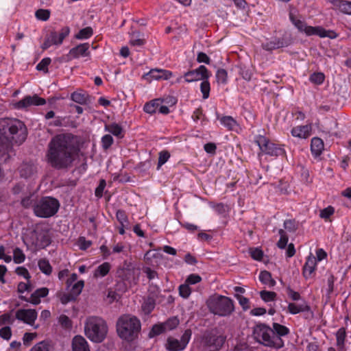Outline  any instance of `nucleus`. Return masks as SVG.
Wrapping results in <instances>:
<instances>
[{
	"label": "nucleus",
	"mask_w": 351,
	"mask_h": 351,
	"mask_svg": "<svg viewBox=\"0 0 351 351\" xmlns=\"http://www.w3.org/2000/svg\"><path fill=\"white\" fill-rule=\"evenodd\" d=\"M78 151L73 134H59L54 136L48 143L45 159L56 169H66L72 167Z\"/></svg>",
	"instance_id": "obj_1"
},
{
	"label": "nucleus",
	"mask_w": 351,
	"mask_h": 351,
	"mask_svg": "<svg viewBox=\"0 0 351 351\" xmlns=\"http://www.w3.org/2000/svg\"><path fill=\"white\" fill-rule=\"evenodd\" d=\"M27 136V130L18 119H0V147L8 152L13 144L21 145Z\"/></svg>",
	"instance_id": "obj_2"
},
{
	"label": "nucleus",
	"mask_w": 351,
	"mask_h": 351,
	"mask_svg": "<svg viewBox=\"0 0 351 351\" xmlns=\"http://www.w3.org/2000/svg\"><path fill=\"white\" fill-rule=\"evenodd\" d=\"M141 330L140 320L135 316L123 315L117 322V331L119 336L127 341H132Z\"/></svg>",
	"instance_id": "obj_3"
},
{
	"label": "nucleus",
	"mask_w": 351,
	"mask_h": 351,
	"mask_svg": "<svg viewBox=\"0 0 351 351\" xmlns=\"http://www.w3.org/2000/svg\"><path fill=\"white\" fill-rule=\"evenodd\" d=\"M86 336L92 341L101 343L108 332L106 322L99 317H89L84 324Z\"/></svg>",
	"instance_id": "obj_4"
},
{
	"label": "nucleus",
	"mask_w": 351,
	"mask_h": 351,
	"mask_svg": "<svg viewBox=\"0 0 351 351\" xmlns=\"http://www.w3.org/2000/svg\"><path fill=\"white\" fill-rule=\"evenodd\" d=\"M254 339L265 346L281 348L284 346V341L279 337L274 335L271 328L265 324H257L253 330Z\"/></svg>",
	"instance_id": "obj_5"
},
{
	"label": "nucleus",
	"mask_w": 351,
	"mask_h": 351,
	"mask_svg": "<svg viewBox=\"0 0 351 351\" xmlns=\"http://www.w3.org/2000/svg\"><path fill=\"white\" fill-rule=\"evenodd\" d=\"M293 9H291L289 12V19L293 25L297 28L298 32L304 34L307 36L316 35L320 38L328 37L335 38L337 34L333 31H327L321 26L313 27L308 25L307 23L302 20L298 19L293 12Z\"/></svg>",
	"instance_id": "obj_6"
},
{
	"label": "nucleus",
	"mask_w": 351,
	"mask_h": 351,
	"mask_svg": "<svg viewBox=\"0 0 351 351\" xmlns=\"http://www.w3.org/2000/svg\"><path fill=\"white\" fill-rule=\"evenodd\" d=\"M60 203L53 197H43L34 202V214L41 218H48L56 215L59 209Z\"/></svg>",
	"instance_id": "obj_7"
},
{
	"label": "nucleus",
	"mask_w": 351,
	"mask_h": 351,
	"mask_svg": "<svg viewBox=\"0 0 351 351\" xmlns=\"http://www.w3.org/2000/svg\"><path fill=\"white\" fill-rule=\"evenodd\" d=\"M210 311L219 316H227L234 311V304L229 298L219 295L208 302Z\"/></svg>",
	"instance_id": "obj_8"
},
{
	"label": "nucleus",
	"mask_w": 351,
	"mask_h": 351,
	"mask_svg": "<svg viewBox=\"0 0 351 351\" xmlns=\"http://www.w3.org/2000/svg\"><path fill=\"white\" fill-rule=\"evenodd\" d=\"M226 340V337L219 334L216 329L206 331L202 337V343L208 351H218Z\"/></svg>",
	"instance_id": "obj_9"
},
{
	"label": "nucleus",
	"mask_w": 351,
	"mask_h": 351,
	"mask_svg": "<svg viewBox=\"0 0 351 351\" xmlns=\"http://www.w3.org/2000/svg\"><path fill=\"white\" fill-rule=\"evenodd\" d=\"M192 335L191 330L187 329L181 337L180 340L169 337L167 340L166 348L169 351H182L187 346Z\"/></svg>",
	"instance_id": "obj_10"
},
{
	"label": "nucleus",
	"mask_w": 351,
	"mask_h": 351,
	"mask_svg": "<svg viewBox=\"0 0 351 351\" xmlns=\"http://www.w3.org/2000/svg\"><path fill=\"white\" fill-rule=\"evenodd\" d=\"M69 32L70 29L67 26L62 27L59 32L52 31L42 45V49L45 50L52 45L62 44L63 40L69 34Z\"/></svg>",
	"instance_id": "obj_11"
},
{
	"label": "nucleus",
	"mask_w": 351,
	"mask_h": 351,
	"mask_svg": "<svg viewBox=\"0 0 351 351\" xmlns=\"http://www.w3.org/2000/svg\"><path fill=\"white\" fill-rule=\"evenodd\" d=\"M256 143L262 152L270 156H279L284 154V150L278 147L274 143L269 142L268 139L263 136L258 137Z\"/></svg>",
	"instance_id": "obj_12"
},
{
	"label": "nucleus",
	"mask_w": 351,
	"mask_h": 351,
	"mask_svg": "<svg viewBox=\"0 0 351 351\" xmlns=\"http://www.w3.org/2000/svg\"><path fill=\"white\" fill-rule=\"evenodd\" d=\"M209 73L204 65L199 66L197 69L188 71L184 73V77L187 82H193L209 78Z\"/></svg>",
	"instance_id": "obj_13"
},
{
	"label": "nucleus",
	"mask_w": 351,
	"mask_h": 351,
	"mask_svg": "<svg viewBox=\"0 0 351 351\" xmlns=\"http://www.w3.org/2000/svg\"><path fill=\"white\" fill-rule=\"evenodd\" d=\"M45 99L39 97L37 95L33 96H26L21 101L15 103L14 106L15 108L21 109L26 108L30 106H42L45 104Z\"/></svg>",
	"instance_id": "obj_14"
},
{
	"label": "nucleus",
	"mask_w": 351,
	"mask_h": 351,
	"mask_svg": "<svg viewBox=\"0 0 351 351\" xmlns=\"http://www.w3.org/2000/svg\"><path fill=\"white\" fill-rule=\"evenodd\" d=\"M15 317L19 321L33 326L37 318V312L34 309H19L16 312Z\"/></svg>",
	"instance_id": "obj_15"
},
{
	"label": "nucleus",
	"mask_w": 351,
	"mask_h": 351,
	"mask_svg": "<svg viewBox=\"0 0 351 351\" xmlns=\"http://www.w3.org/2000/svg\"><path fill=\"white\" fill-rule=\"evenodd\" d=\"M18 171L21 178L27 179L32 177L37 173V167L31 161L23 162L19 167Z\"/></svg>",
	"instance_id": "obj_16"
},
{
	"label": "nucleus",
	"mask_w": 351,
	"mask_h": 351,
	"mask_svg": "<svg viewBox=\"0 0 351 351\" xmlns=\"http://www.w3.org/2000/svg\"><path fill=\"white\" fill-rule=\"evenodd\" d=\"M89 44L83 43L72 48L69 51V55L73 58H78L80 56H87L89 55Z\"/></svg>",
	"instance_id": "obj_17"
},
{
	"label": "nucleus",
	"mask_w": 351,
	"mask_h": 351,
	"mask_svg": "<svg viewBox=\"0 0 351 351\" xmlns=\"http://www.w3.org/2000/svg\"><path fill=\"white\" fill-rule=\"evenodd\" d=\"M317 264L316 257L311 254L306 260V263L303 267V275L304 278H309L315 271Z\"/></svg>",
	"instance_id": "obj_18"
},
{
	"label": "nucleus",
	"mask_w": 351,
	"mask_h": 351,
	"mask_svg": "<svg viewBox=\"0 0 351 351\" xmlns=\"http://www.w3.org/2000/svg\"><path fill=\"white\" fill-rule=\"evenodd\" d=\"M89 95L82 90H77L71 95V99L75 103L81 105L90 102Z\"/></svg>",
	"instance_id": "obj_19"
},
{
	"label": "nucleus",
	"mask_w": 351,
	"mask_h": 351,
	"mask_svg": "<svg viewBox=\"0 0 351 351\" xmlns=\"http://www.w3.org/2000/svg\"><path fill=\"white\" fill-rule=\"evenodd\" d=\"M73 351H90L86 340L82 336L77 335L73 339Z\"/></svg>",
	"instance_id": "obj_20"
},
{
	"label": "nucleus",
	"mask_w": 351,
	"mask_h": 351,
	"mask_svg": "<svg viewBox=\"0 0 351 351\" xmlns=\"http://www.w3.org/2000/svg\"><path fill=\"white\" fill-rule=\"evenodd\" d=\"M145 76H149L151 79L156 80H168L172 76V73L164 69H155L150 70Z\"/></svg>",
	"instance_id": "obj_21"
},
{
	"label": "nucleus",
	"mask_w": 351,
	"mask_h": 351,
	"mask_svg": "<svg viewBox=\"0 0 351 351\" xmlns=\"http://www.w3.org/2000/svg\"><path fill=\"white\" fill-rule=\"evenodd\" d=\"M311 125H306L297 126L292 129L291 134L293 136H296L300 138H306L311 134Z\"/></svg>",
	"instance_id": "obj_22"
},
{
	"label": "nucleus",
	"mask_w": 351,
	"mask_h": 351,
	"mask_svg": "<svg viewBox=\"0 0 351 351\" xmlns=\"http://www.w3.org/2000/svg\"><path fill=\"white\" fill-rule=\"evenodd\" d=\"M49 293V289L46 287H43L36 289L29 297V302L36 305L40 302V298L47 296Z\"/></svg>",
	"instance_id": "obj_23"
},
{
	"label": "nucleus",
	"mask_w": 351,
	"mask_h": 351,
	"mask_svg": "<svg viewBox=\"0 0 351 351\" xmlns=\"http://www.w3.org/2000/svg\"><path fill=\"white\" fill-rule=\"evenodd\" d=\"M332 4L342 13L351 14V1L343 0H332Z\"/></svg>",
	"instance_id": "obj_24"
},
{
	"label": "nucleus",
	"mask_w": 351,
	"mask_h": 351,
	"mask_svg": "<svg viewBox=\"0 0 351 351\" xmlns=\"http://www.w3.org/2000/svg\"><path fill=\"white\" fill-rule=\"evenodd\" d=\"M309 310L310 307L305 302L300 304L289 303L288 305V311L293 315L300 312L308 311Z\"/></svg>",
	"instance_id": "obj_25"
},
{
	"label": "nucleus",
	"mask_w": 351,
	"mask_h": 351,
	"mask_svg": "<svg viewBox=\"0 0 351 351\" xmlns=\"http://www.w3.org/2000/svg\"><path fill=\"white\" fill-rule=\"evenodd\" d=\"M311 149L315 156H319L324 149L323 141L317 137H314L311 140Z\"/></svg>",
	"instance_id": "obj_26"
},
{
	"label": "nucleus",
	"mask_w": 351,
	"mask_h": 351,
	"mask_svg": "<svg viewBox=\"0 0 351 351\" xmlns=\"http://www.w3.org/2000/svg\"><path fill=\"white\" fill-rule=\"evenodd\" d=\"M271 329L274 335L279 337L280 339H282V337L286 336L289 333V329L287 327L278 323H273Z\"/></svg>",
	"instance_id": "obj_27"
},
{
	"label": "nucleus",
	"mask_w": 351,
	"mask_h": 351,
	"mask_svg": "<svg viewBox=\"0 0 351 351\" xmlns=\"http://www.w3.org/2000/svg\"><path fill=\"white\" fill-rule=\"evenodd\" d=\"M145 43V39L139 32H134L131 34L130 44L132 46H143Z\"/></svg>",
	"instance_id": "obj_28"
},
{
	"label": "nucleus",
	"mask_w": 351,
	"mask_h": 351,
	"mask_svg": "<svg viewBox=\"0 0 351 351\" xmlns=\"http://www.w3.org/2000/svg\"><path fill=\"white\" fill-rule=\"evenodd\" d=\"M221 124L230 130H235L238 127L237 122L230 116H224L221 118Z\"/></svg>",
	"instance_id": "obj_29"
},
{
	"label": "nucleus",
	"mask_w": 351,
	"mask_h": 351,
	"mask_svg": "<svg viewBox=\"0 0 351 351\" xmlns=\"http://www.w3.org/2000/svg\"><path fill=\"white\" fill-rule=\"evenodd\" d=\"M259 280L265 285L272 287L276 285V281L272 278L271 274L267 271H263L259 275Z\"/></svg>",
	"instance_id": "obj_30"
},
{
	"label": "nucleus",
	"mask_w": 351,
	"mask_h": 351,
	"mask_svg": "<svg viewBox=\"0 0 351 351\" xmlns=\"http://www.w3.org/2000/svg\"><path fill=\"white\" fill-rule=\"evenodd\" d=\"M110 269V265L109 263H104L103 264L100 265L94 272V276L97 277H104L106 276Z\"/></svg>",
	"instance_id": "obj_31"
},
{
	"label": "nucleus",
	"mask_w": 351,
	"mask_h": 351,
	"mask_svg": "<svg viewBox=\"0 0 351 351\" xmlns=\"http://www.w3.org/2000/svg\"><path fill=\"white\" fill-rule=\"evenodd\" d=\"M262 47L266 51H272L280 48L279 40L272 38L270 40L262 44Z\"/></svg>",
	"instance_id": "obj_32"
},
{
	"label": "nucleus",
	"mask_w": 351,
	"mask_h": 351,
	"mask_svg": "<svg viewBox=\"0 0 351 351\" xmlns=\"http://www.w3.org/2000/svg\"><path fill=\"white\" fill-rule=\"evenodd\" d=\"M38 267L40 270L46 275H50L52 272V267L48 260L43 258L39 260Z\"/></svg>",
	"instance_id": "obj_33"
},
{
	"label": "nucleus",
	"mask_w": 351,
	"mask_h": 351,
	"mask_svg": "<svg viewBox=\"0 0 351 351\" xmlns=\"http://www.w3.org/2000/svg\"><path fill=\"white\" fill-rule=\"evenodd\" d=\"M337 346L339 349L342 350L344 347V341L346 337V332L344 328H339L337 333Z\"/></svg>",
	"instance_id": "obj_34"
},
{
	"label": "nucleus",
	"mask_w": 351,
	"mask_h": 351,
	"mask_svg": "<svg viewBox=\"0 0 351 351\" xmlns=\"http://www.w3.org/2000/svg\"><path fill=\"white\" fill-rule=\"evenodd\" d=\"M106 130H107L108 132L112 134L114 136L117 137H123V129L117 123H112L108 125H106Z\"/></svg>",
	"instance_id": "obj_35"
},
{
	"label": "nucleus",
	"mask_w": 351,
	"mask_h": 351,
	"mask_svg": "<svg viewBox=\"0 0 351 351\" xmlns=\"http://www.w3.org/2000/svg\"><path fill=\"white\" fill-rule=\"evenodd\" d=\"M155 307V302L154 300L149 298L146 299L142 304L141 308L142 311L145 313V314H149Z\"/></svg>",
	"instance_id": "obj_36"
},
{
	"label": "nucleus",
	"mask_w": 351,
	"mask_h": 351,
	"mask_svg": "<svg viewBox=\"0 0 351 351\" xmlns=\"http://www.w3.org/2000/svg\"><path fill=\"white\" fill-rule=\"evenodd\" d=\"M279 40L280 48L286 47L293 43V38L290 33H285L281 38H277Z\"/></svg>",
	"instance_id": "obj_37"
},
{
	"label": "nucleus",
	"mask_w": 351,
	"mask_h": 351,
	"mask_svg": "<svg viewBox=\"0 0 351 351\" xmlns=\"http://www.w3.org/2000/svg\"><path fill=\"white\" fill-rule=\"evenodd\" d=\"M179 323V319L176 317H173L162 324L166 331H168L176 328L178 326Z\"/></svg>",
	"instance_id": "obj_38"
},
{
	"label": "nucleus",
	"mask_w": 351,
	"mask_h": 351,
	"mask_svg": "<svg viewBox=\"0 0 351 351\" xmlns=\"http://www.w3.org/2000/svg\"><path fill=\"white\" fill-rule=\"evenodd\" d=\"M216 80L218 84H226L228 82V73L223 69H219L216 72Z\"/></svg>",
	"instance_id": "obj_39"
},
{
	"label": "nucleus",
	"mask_w": 351,
	"mask_h": 351,
	"mask_svg": "<svg viewBox=\"0 0 351 351\" xmlns=\"http://www.w3.org/2000/svg\"><path fill=\"white\" fill-rule=\"evenodd\" d=\"M93 34V29L90 27H86L80 30V32L75 35V38L77 39H86L90 38Z\"/></svg>",
	"instance_id": "obj_40"
},
{
	"label": "nucleus",
	"mask_w": 351,
	"mask_h": 351,
	"mask_svg": "<svg viewBox=\"0 0 351 351\" xmlns=\"http://www.w3.org/2000/svg\"><path fill=\"white\" fill-rule=\"evenodd\" d=\"M29 351H50V344L47 341H42L35 344Z\"/></svg>",
	"instance_id": "obj_41"
},
{
	"label": "nucleus",
	"mask_w": 351,
	"mask_h": 351,
	"mask_svg": "<svg viewBox=\"0 0 351 351\" xmlns=\"http://www.w3.org/2000/svg\"><path fill=\"white\" fill-rule=\"evenodd\" d=\"M13 254V260L15 263L20 264L25 261V256L19 247H16Z\"/></svg>",
	"instance_id": "obj_42"
},
{
	"label": "nucleus",
	"mask_w": 351,
	"mask_h": 351,
	"mask_svg": "<svg viewBox=\"0 0 351 351\" xmlns=\"http://www.w3.org/2000/svg\"><path fill=\"white\" fill-rule=\"evenodd\" d=\"M278 233L280 235V238L277 243V246L280 249H284L287 244L288 237L283 229H280Z\"/></svg>",
	"instance_id": "obj_43"
},
{
	"label": "nucleus",
	"mask_w": 351,
	"mask_h": 351,
	"mask_svg": "<svg viewBox=\"0 0 351 351\" xmlns=\"http://www.w3.org/2000/svg\"><path fill=\"white\" fill-rule=\"evenodd\" d=\"M276 293L274 291H261L260 292V296L265 302H271L275 300L276 298Z\"/></svg>",
	"instance_id": "obj_44"
},
{
	"label": "nucleus",
	"mask_w": 351,
	"mask_h": 351,
	"mask_svg": "<svg viewBox=\"0 0 351 351\" xmlns=\"http://www.w3.org/2000/svg\"><path fill=\"white\" fill-rule=\"evenodd\" d=\"M200 89L203 95V98L207 99L209 97L210 90V83L208 79L202 80V82L200 85Z\"/></svg>",
	"instance_id": "obj_45"
},
{
	"label": "nucleus",
	"mask_w": 351,
	"mask_h": 351,
	"mask_svg": "<svg viewBox=\"0 0 351 351\" xmlns=\"http://www.w3.org/2000/svg\"><path fill=\"white\" fill-rule=\"evenodd\" d=\"M180 295L183 298H188L191 293V289L186 282L179 287Z\"/></svg>",
	"instance_id": "obj_46"
},
{
	"label": "nucleus",
	"mask_w": 351,
	"mask_h": 351,
	"mask_svg": "<svg viewBox=\"0 0 351 351\" xmlns=\"http://www.w3.org/2000/svg\"><path fill=\"white\" fill-rule=\"evenodd\" d=\"M284 228L291 232H294L298 229V223L294 219H287L284 222Z\"/></svg>",
	"instance_id": "obj_47"
},
{
	"label": "nucleus",
	"mask_w": 351,
	"mask_h": 351,
	"mask_svg": "<svg viewBox=\"0 0 351 351\" xmlns=\"http://www.w3.org/2000/svg\"><path fill=\"white\" fill-rule=\"evenodd\" d=\"M35 15L38 20L45 21L50 16V11L49 10L39 9L36 12Z\"/></svg>",
	"instance_id": "obj_48"
},
{
	"label": "nucleus",
	"mask_w": 351,
	"mask_h": 351,
	"mask_svg": "<svg viewBox=\"0 0 351 351\" xmlns=\"http://www.w3.org/2000/svg\"><path fill=\"white\" fill-rule=\"evenodd\" d=\"M51 63V59L49 58H43L36 66V69L38 71H43L45 73H48V65Z\"/></svg>",
	"instance_id": "obj_49"
},
{
	"label": "nucleus",
	"mask_w": 351,
	"mask_h": 351,
	"mask_svg": "<svg viewBox=\"0 0 351 351\" xmlns=\"http://www.w3.org/2000/svg\"><path fill=\"white\" fill-rule=\"evenodd\" d=\"M84 287V281L80 280L72 286L71 293L76 298L80 294Z\"/></svg>",
	"instance_id": "obj_50"
},
{
	"label": "nucleus",
	"mask_w": 351,
	"mask_h": 351,
	"mask_svg": "<svg viewBox=\"0 0 351 351\" xmlns=\"http://www.w3.org/2000/svg\"><path fill=\"white\" fill-rule=\"evenodd\" d=\"M170 154L168 151L164 150L159 153L158 169L164 165L169 158Z\"/></svg>",
	"instance_id": "obj_51"
},
{
	"label": "nucleus",
	"mask_w": 351,
	"mask_h": 351,
	"mask_svg": "<svg viewBox=\"0 0 351 351\" xmlns=\"http://www.w3.org/2000/svg\"><path fill=\"white\" fill-rule=\"evenodd\" d=\"M164 332H166V330L165 329L163 324H156L152 327V330L149 332V336L152 337Z\"/></svg>",
	"instance_id": "obj_52"
},
{
	"label": "nucleus",
	"mask_w": 351,
	"mask_h": 351,
	"mask_svg": "<svg viewBox=\"0 0 351 351\" xmlns=\"http://www.w3.org/2000/svg\"><path fill=\"white\" fill-rule=\"evenodd\" d=\"M334 208L332 206H329L320 210L319 217L321 218L327 219L334 214Z\"/></svg>",
	"instance_id": "obj_53"
},
{
	"label": "nucleus",
	"mask_w": 351,
	"mask_h": 351,
	"mask_svg": "<svg viewBox=\"0 0 351 351\" xmlns=\"http://www.w3.org/2000/svg\"><path fill=\"white\" fill-rule=\"evenodd\" d=\"M113 143V138L110 134H106L101 138L102 147L104 149H108Z\"/></svg>",
	"instance_id": "obj_54"
},
{
	"label": "nucleus",
	"mask_w": 351,
	"mask_h": 351,
	"mask_svg": "<svg viewBox=\"0 0 351 351\" xmlns=\"http://www.w3.org/2000/svg\"><path fill=\"white\" fill-rule=\"evenodd\" d=\"M252 258L256 261H261L263 256V252L259 248H252L250 250Z\"/></svg>",
	"instance_id": "obj_55"
},
{
	"label": "nucleus",
	"mask_w": 351,
	"mask_h": 351,
	"mask_svg": "<svg viewBox=\"0 0 351 351\" xmlns=\"http://www.w3.org/2000/svg\"><path fill=\"white\" fill-rule=\"evenodd\" d=\"M4 313L2 315L0 316V325L5 324H12L14 322V319L12 317L11 313Z\"/></svg>",
	"instance_id": "obj_56"
},
{
	"label": "nucleus",
	"mask_w": 351,
	"mask_h": 351,
	"mask_svg": "<svg viewBox=\"0 0 351 351\" xmlns=\"http://www.w3.org/2000/svg\"><path fill=\"white\" fill-rule=\"evenodd\" d=\"M310 80L315 84H320L324 80V75L322 73H315L311 75Z\"/></svg>",
	"instance_id": "obj_57"
},
{
	"label": "nucleus",
	"mask_w": 351,
	"mask_h": 351,
	"mask_svg": "<svg viewBox=\"0 0 351 351\" xmlns=\"http://www.w3.org/2000/svg\"><path fill=\"white\" fill-rule=\"evenodd\" d=\"M158 104L156 103V101H152L149 103H147L144 106V111L148 114H153L156 112V108L158 107Z\"/></svg>",
	"instance_id": "obj_58"
},
{
	"label": "nucleus",
	"mask_w": 351,
	"mask_h": 351,
	"mask_svg": "<svg viewBox=\"0 0 351 351\" xmlns=\"http://www.w3.org/2000/svg\"><path fill=\"white\" fill-rule=\"evenodd\" d=\"M202 280V278L200 276L197 274H191L186 279L185 282L187 285H195L196 283L199 282Z\"/></svg>",
	"instance_id": "obj_59"
},
{
	"label": "nucleus",
	"mask_w": 351,
	"mask_h": 351,
	"mask_svg": "<svg viewBox=\"0 0 351 351\" xmlns=\"http://www.w3.org/2000/svg\"><path fill=\"white\" fill-rule=\"evenodd\" d=\"M32 197L33 195L30 194L29 195L22 198L21 202V205L25 208H29L31 206L33 207L34 200L32 199Z\"/></svg>",
	"instance_id": "obj_60"
},
{
	"label": "nucleus",
	"mask_w": 351,
	"mask_h": 351,
	"mask_svg": "<svg viewBox=\"0 0 351 351\" xmlns=\"http://www.w3.org/2000/svg\"><path fill=\"white\" fill-rule=\"evenodd\" d=\"M12 335L11 329L9 326H5L0 329V336L4 339L8 340Z\"/></svg>",
	"instance_id": "obj_61"
},
{
	"label": "nucleus",
	"mask_w": 351,
	"mask_h": 351,
	"mask_svg": "<svg viewBox=\"0 0 351 351\" xmlns=\"http://www.w3.org/2000/svg\"><path fill=\"white\" fill-rule=\"evenodd\" d=\"M60 324L64 328H70L71 327V319L65 315H61L59 317Z\"/></svg>",
	"instance_id": "obj_62"
},
{
	"label": "nucleus",
	"mask_w": 351,
	"mask_h": 351,
	"mask_svg": "<svg viewBox=\"0 0 351 351\" xmlns=\"http://www.w3.org/2000/svg\"><path fill=\"white\" fill-rule=\"evenodd\" d=\"M16 273L19 275V276H23L25 279L27 280H29L31 276L29 274V271L28 270L23 267H18L16 269Z\"/></svg>",
	"instance_id": "obj_63"
},
{
	"label": "nucleus",
	"mask_w": 351,
	"mask_h": 351,
	"mask_svg": "<svg viewBox=\"0 0 351 351\" xmlns=\"http://www.w3.org/2000/svg\"><path fill=\"white\" fill-rule=\"evenodd\" d=\"M18 292L19 293H23L25 291H31L32 290V285L29 282H20L18 285Z\"/></svg>",
	"instance_id": "obj_64"
}]
</instances>
